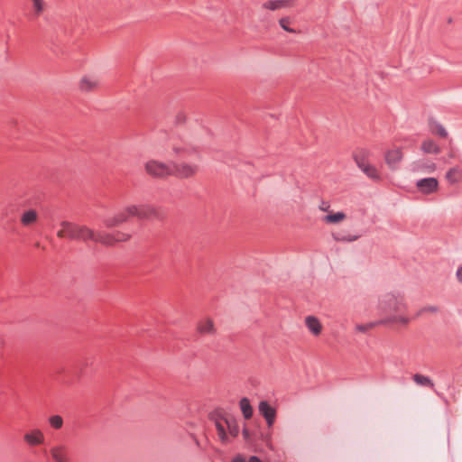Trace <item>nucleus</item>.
<instances>
[{
    "instance_id": "nucleus-15",
    "label": "nucleus",
    "mask_w": 462,
    "mask_h": 462,
    "mask_svg": "<svg viewBox=\"0 0 462 462\" xmlns=\"http://www.w3.org/2000/svg\"><path fill=\"white\" fill-rule=\"evenodd\" d=\"M305 324L308 329L315 336H318L321 332V324L319 320L314 316H308L305 319Z\"/></svg>"
},
{
    "instance_id": "nucleus-12",
    "label": "nucleus",
    "mask_w": 462,
    "mask_h": 462,
    "mask_svg": "<svg viewBox=\"0 0 462 462\" xmlns=\"http://www.w3.org/2000/svg\"><path fill=\"white\" fill-rule=\"evenodd\" d=\"M24 441L29 446L41 445L44 441V435L40 430H33L23 436Z\"/></svg>"
},
{
    "instance_id": "nucleus-23",
    "label": "nucleus",
    "mask_w": 462,
    "mask_h": 462,
    "mask_svg": "<svg viewBox=\"0 0 462 462\" xmlns=\"http://www.w3.org/2000/svg\"><path fill=\"white\" fill-rule=\"evenodd\" d=\"M198 330L200 334H211L214 331V326L211 320L205 319L198 325Z\"/></svg>"
},
{
    "instance_id": "nucleus-39",
    "label": "nucleus",
    "mask_w": 462,
    "mask_h": 462,
    "mask_svg": "<svg viewBox=\"0 0 462 462\" xmlns=\"http://www.w3.org/2000/svg\"><path fill=\"white\" fill-rule=\"evenodd\" d=\"M320 208H321V210H324V211H325V210H327L326 206H323V207H321Z\"/></svg>"
},
{
    "instance_id": "nucleus-29",
    "label": "nucleus",
    "mask_w": 462,
    "mask_h": 462,
    "mask_svg": "<svg viewBox=\"0 0 462 462\" xmlns=\"http://www.w3.org/2000/svg\"><path fill=\"white\" fill-rule=\"evenodd\" d=\"M458 172V169L457 168H451L448 171V172L446 173V179L450 182V183H456L457 182V180L455 178V174H457Z\"/></svg>"
},
{
    "instance_id": "nucleus-35",
    "label": "nucleus",
    "mask_w": 462,
    "mask_h": 462,
    "mask_svg": "<svg viewBox=\"0 0 462 462\" xmlns=\"http://www.w3.org/2000/svg\"><path fill=\"white\" fill-rule=\"evenodd\" d=\"M456 276L458 282L462 283V265L457 268Z\"/></svg>"
},
{
    "instance_id": "nucleus-14",
    "label": "nucleus",
    "mask_w": 462,
    "mask_h": 462,
    "mask_svg": "<svg viewBox=\"0 0 462 462\" xmlns=\"http://www.w3.org/2000/svg\"><path fill=\"white\" fill-rule=\"evenodd\" d=\"M293 0H270L263 3V7L271 11L289 7L292 5Z\"/></svg>"
},
{
    "instance_id": "nucleus-2",
    "label": "nucleus",
    "mask_w": 462,
    "mask_h": 462,
    "mask_svg": "<svg viewBox=\"0 0 462 462\" xmlns=\"http://www.w3.org/2000/svg\"><path fill=\"white\" fill-rule=\"evenodd\" d=\"M209 420L214 423L217 436L223 445L231 442V438H236L240 429L237 420L223 410H215L209 414Z\"/></svg>"
},
{
    "instance_id": "nucleus-27",
    "label": "nucleus",
    "mask_w": 462,
    "mask_h": 462,
    "mask_svg": "<svg viewBox=\"0 0 462 462\" xmlns=\"http://www.w3.org/2000/svg\"><path fill=\"white\" fill-rule=\"evenodd\" d=\"M32 15L38 17L44 10V2L42 0H32Z\"/></svg>"
},
{
    "instance_id": "nucleus-25",
    "label": "nucleus",
    "mask_w": 462,
    "mask_h": 462,
    "mask_svg": "<svg viewBox=\"0 0 462 462\" xmlns=\"http://www.w3.org/2000/svg\"><path fill=\"white\" fill-rule=\"evenodd\" d=\"M360 236L358 235H345L343 233L333 234V238L337 242H354Z\"/></svg>"
},
{
    "instance_id": "nucleus-18",
    "label": "nucleus",
    "mask_w": 462,
    "mask_h": 462,
    "mask_svg": "<svg viewBox=\"0 0 462 462\" xmlns=\"http://www.w3.org/2000/svg\"><path fill=\"white\" fill-rule=\"evenodd\" d=\"M38 214L35 209H29L24 211L21 216V223L27 226L36 222Z\"/></svg>"
},
{
    "instance_id": "nucleus-7",
    "label": "nucleus",
    "mask_w": 462,
    "mask_h": 462,
    "mask_svg": "<svg viewBox=\"0 0 462 462\" xmlns=\"http://www.w3.org/2000/svg\"><path fill=\"white\" fill-rule=\"evenodd\" d=\"M259 413L263 417L269 428L273 427L276 419V409L267 401H261L258 405Z\"/></svg>"
},
{
    "instance_id": "nucleus-30",
    "label": "nucleus",
    "mask_w": 462,
    "mask_h": 462,
    "mask_svg": "<svg viewBox=\"0 0 462 462\" xmlns=\"http://www.w3.org/2000/svg\"><path fill=\"white\" fill-rule=\"evenodd\" d=\"M289 23H290V18L289 17H282L279 21V23H280L281 27L284 31L289 32H295V30H293L292 28L288 26Z\"/></svg>"
},
{
    "instance_id": "nucleus-8",
    "label": "nucleus",
    "mask_w": 462,
    "mask_h": 462,
    "mask_svg": "<svg viewBox=\"0 0 462 462\" xmlns=\"http://www.w3.org/2000/svg\"><path fill=\"white\" fill-rule=\"evenodd\" d=\"M416 187L423 194H432L437 191L439 181L436 178H423L416 182Z\"/></svg>"
},
{
    "instance_id": "nucleus-26",
    "label": "nucleus",
    "mask_w": 462,
    "mask_h": 462,
    "mask_svg": "<svg viewBox=\"0 0 462 462\" xmlns=\"http://www.w3.org/2000/svg\"><path fill=\"white\" fill-rule=\"evenodd\" d=\"M346 215L343 212L332 213L325 216L324 221L327 223H337L345 219Z\"/></svg>"
},
{
    "instance_id": "nucleus-5",
    "label": "nucleus",
    "mask_w": 462,
    "mask_h": 462,
    "mask_svg": "<svg viewBox=\"0 0 462 462\" xmlns=\"http://www.w3.org/2000/svg\"><path fill=\"white\" fill-rule=\"evenodd\" d=\"M146 172L154 178H165L171 175L172 168L171 163H164L157 160H150L145 163Z\"/></svg>"
},
{
    "instance_id": "nucleus-32",
    "label": "nucleus",
    "mask_w": 462,
    "mask_h": 462,
    "mask_svg": "<svg viewBox=\"0 0 462 462\" xmlns=\"http://www.w3.org/2000/svg\"><path fill=\"white\" fill-rule=\"evenodd\" d=\"M374 323H369V324H359L356 326V329L359 331V332H366L368 329L372 328L374 327Z\"/></svg>"
},
{
    "instance_id": "nucleus-16",
    "label": "nucleus",
    "mask_w": 462,
    "mask_h": 462,
    "mask_svg": "<svg viewBox=\"0 0 462 462\" xmlns=\"http://www.w3.org/2000/svg\"><path fill=\"white\" fill-rule=\"evenodd\" d=\"M370 156V152L366 149L361 148L357 150L354 153V160L357 165L358 168L369 164L368 159Z\"/></svg>"
},
{
    "instance_id": "nucleus-22",
    "label": "nucleus",
    "mask_w": 462,
    "mask_h": 462,
    "mask_svg": "<svg viewBox=\"0 0 462 462\" xmlns=\"http://www.w3.org/2000/svg\"><path fill=\"white\" fill-rule=\"evenodd\" d=\"M421 149L426 153L438 154L440 152L439 145L432 140L424 141Z\"/></svg>"
},
{
    "instance_id": "nucleus-9",
    "label": "nucleus",
    "mask_w": 462,
    "mask_h": 462,
    "mask_svg": "<svg viewBox=\"0 0 462 462\" xmlns=\"http://www.w3.org/2000/svg\"><path fill=\"white\" fill-rule=\"evenodd\" d=\"M172 152L178 158H188L191 154L197 152V149L183 142L172 143Z\"/></svg>"
},
{
    "instance_id": "nucleus-33",
    "label": "nucleus",
    "mask_w": 462,
    "mask_h": 462,
    "mask_svg": "<svg viewBox=\"0 0 462 462\" xmlns=\"http://www.w3.org/2000/svg\"><path fill=\"white\" fill-rule=\"evenodd\" d=\"M242 434H243V438H244L245 442H247V443H251L252 442L251 433H250L249 430L246 428L245 425L244 426V429L242 430Z\"/></svg>"
},
{
    "instance_id": "nucleus-10",
    "label": "nucleus",
    "mask_w": 462,
    "mask_h": 462,
    "mask_svg": "<svg viewBox=\"0 0 462 462\" xmlns=\"http://www.w3.org/2000/svg\"><path fill=\"white\" fill-rule=\"evenodd\" d=\"M50 453L52 457V459L55 462H69V451L66 446L64 445H57L52 447L50 449Z\"/></svg>"
},
{
    "instance_id": "nucleus-4",
    "label": "nucleus",
    "mask_w": 462,
    "mask_h": 462,
    "mask_svg": "<svg viewBox=\"0 0 462 462\" xmlns=\"http://www.w3.org/2000/svg\"><path fill=\"white\" fill-rule=\"evenodd\" d=\"M380 309L389 317L382 323L407 325L410 319L405 315L406 304L402 296L388 293L380 300Z\"/></svg>"
},
{
    "instance_id": "nucleus-11",
    "label": "nucleus",
    "mask_w": 462,
    "mask_h": 462,
    "mask_svg": "<svg viewBox=\"0 0 462 462\" xmlns=\"http://www.w3.org/2000/svg\"><path fill=\"white\" fill-rule=\"evenodd\" d=\"M385 162L391 169H395L402 159V153L400 149L389 150L385 152Z\"/></svg>"
},
{
    "instance_id": "nucleus-28",
    "label": "nucleus",
    "mask_w": 462,
    "mask_h": 462,
    "mask_svg": "<svg viewBox=\"0 0 462 462\" xmlns=\"http://www.w3.org/2000/svg\"><path fill=\"white\" fill-rule=\"evenodd\" d=\"M49 423L53 429L60 430L63 425V419L60 415H52L49 418Z\"/></svg>"
},
{
    "instance_id": "nucleus-20",
    "label": "nucleus",
    "mask_w": 462,
    "mask_h": 462,
    "mask_svg": "<svg viewBox=\"0 0 462 462\" xmlns=\"http://www.w3.org/2000/svg\"><path fill=\"white\" fill-rule=\"evenodd\" d=\"M368 178L373 180H379L380 175L377 169L372 164H365L359 168Z\"/></svg>"
},
{
    "instance_id": "nucleus-19",
    "label": "nucleus",
    "mask_w": 462,
    "mask_h": 462,
    "mask_svg": "<svg viewBox=\"0 0 462 462\" xmlns=\"http://www.w3.org/2000/svg\"><path fill=\"white\" fill-rule=\"evenodd\" d=\"M98 84V81L90 77H84L80 80L79 88L82 91H90L94 89Z\"/></svg>"
},
{
    "instance_id": "nucleus-37",
    "label": "nucleus",
    "mask_w": 462,
    "mask_h": 462,
    "mask_svg": "<svg viewBox=\"0 0 462 462\" xmlns=\"http://www.w3.org/2000/svg\"><path fill=\"white\" fill-rule=\"evenodd\" d=\"M232 462H245V460L244 457L237 456L233 458Z\"/></svg>"
},
{
    "instance_id": "nucleus-36",
    "label": "nucleus",
    "mask_w": 462,
    "mask_h": 462,
    "mask_svg": "<svg viewBox=\"0 0 462 462\" xmlns=\"http://www.w3.org/2000/svg\"><path fill=\"white\" fill-rule=\"evenodd\" d=\"M248 462H263L258 457L252 456L250 457Z\"/></svg>"
},
{
    "instance_id": "nucleus-6",
    "label": "nucleus",
    "mask_w": 462,
    "mask_h": 462,
    "mask_svg": "<svg viewBox=\"0 0 462 462\" xmlns=\"http://www.w3.org/2000/svg\"><path fill=\"white\" fill-rule=\"evenodd\" d=\"M171 175L181 179H187L194 176L199 170V167L196 164H189L185 162L180 163L176 162H171Z\"/></svg>"
},
{
    "instance_id": "nucleus-24",
    "label": "nucleus",
    "mask_w": 462,
    "mask_h": 462,
    "mask_svg": "<svg viewBox=\"0 0 462 462\" xmlns=\"http://www.w3.org/2000/svg\"><path fill=\"white\" fill-rule=\"evenodd\" d=\"M430 130L433 134H438L443 138L448 136V132L444 126L436 121L430 122Z\"/></svg>"
},
{
    "instance_id": "nucleus-1",
    "label": "nucleus",
    "mask_w": 462,
    "mask_h": 462,
    "mask_svg": "<svg viewBox=\"0 0 462 462\" xmlns=\"http://www.w3.org/2000/svg\"><path fill=\"white\" fill-rule=\"evenodd\" d=\"M60 226L61 228L57 233L59 237H69L84 242L92 240L105 245H112L116 242L127 241L130 238V235L120 232L116 234L95 233L86 226H79L68 221L61 222Z\"/></svg>"
},
{
    "instance_id": "nucleus-31",
    "label": "nucleus",
    "mask_w": 462,
    "mask_h": 462,
    "mask_svg": "<svg viewBox=\"0 0 462 462\" xmlns=\"http://www.w3.org/2000/svg\"><path fill=\"white\" fill-rule=\"evenodd\" d=\"M439 311V308L436 307V306H426V307H423L418 313V315H420L424 312H431V313H436Z\"/></svg>"
},
{
    "instance_id": "nucleus-13",
    "label": "nucleus",
    "mask_w": 462,
    "mask_h": 462,
    "mask_svg": "<svg viewBox=\"0 0 462 462\" xmlns=\"http://www.w3.org/2000/svg\"><path fill=\"white\" fill-rule=\"evenodd\" d=\"M412 170L425 173H431L436 170V164L430 161L420 160L412 164Z\"/></svg>"
},
{
    "instance_id": "nucleus-21",
    "label": "nucleus",
    "mask_w": 462,
    "mask_h": 462,
    "mask_svg": "<svg viewBox=\"0 0 462 462\" xmlns=\"http://www.w3.org/2000/svg\"><path fill=\"white\" fill-rule=\"evenodd\" d=\"M412 379L417 384L420 386L430 387L431 389L434 388V383L429 376L420 374H415L412 376Z\"/></svg>"
},
{
    "instance_id": "nucleus-34",
    "label": "nucleus",
    "mask_w": 462,
    "mask_h": 462,
    "mask_svg": "<svg viewBox=\"0 0 462 462\" xmlns=\"http://www.w3.org/2000/svg\"><path fill=\"white\" fill-rule=\"evenodd\" d=\"M185 119H186L185 115L182 113L178 114L176 116V121L178 124H181V123L185 122Z\"/></svg>"
},
{
    "instance_id": "nucleus-17",
    "label": "nucleus",
    "mask_w": 462,
    "mask_h": 462,
    "mask_svg": "<svg viewBox=\"0 0 462 462\" xmlns=\"http://www.w3.org/2000/svg\"><path fill=\"white\" fill-rule=\"evenodd\" d=\"M239 407L245 420H249L252 418L254 411L248 398L243 397L239 401Z\"/></svg>"
},
{
    "instance_id": "nucleus-3",
    "label": "nucleus",
    "mask_w": 462,
    "mask_h": 462,
    "mask_svg": "<svg viewBox=\"0 0 462 462\" xmlns=\"http://www.w3.org/2000/svg\"><path fill=\"white\" fill-rule=\"evenodd\" d=\"M130 217H135L140 220L160 218L161 215L158 210L151 205H132L115 217H106L103 221L106 227L111 228L119 226L128 220Z\"/></svg>"
},
{
    "instance_id": "nucleus-38",
    "label": "nucleus",
    "mask_w": 462,
    "mask_h": 462,
    "mask_svg": "<svg viewBox=\"0 0 462 462\" xmlns=\"http://www.w3.org/2000/svg\"><path fill=\"white\" fill-rule=\"evenodd\" d=\"M320 208H321V210H324V211H325V210H327L326 206H323V207H321Z\"/></svg>"
}]
</instances>
